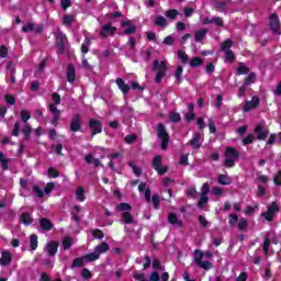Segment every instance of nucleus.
I'll return each mask as SVG.
<instances>
[{"label": "nucleus", "instance_id": "1", "mask_svg": "<svg viewBox=\"0 0 281 281\" xmlns=\"http://www.w3.org/2000/svg\"><path fill=\"white\" fill-rule=\"evenodd\" d=\"M54 37H55L56 53L59 56H63L65 54V50L67 49L66 45L69 40L67 38V35L61 31H57L56 33H54Z\"/></svg>", "mask_w": 281, "mask_h": 281}, {"label": "nucleus", "instance_id": "2", "mask_svg": "<svg viewBox=\"0 0 281 281\" xmlns=\"http://www.w3.org/2000/svg\"><path fill=\"white\" fill-rule=\"evenodd\" d=\"M157 137L161 142V150H168V144H170V134H168V130H166V125L164 123L158 124Z\"/></svg>", "mask_w": 281, "mask_h": 281}, {"label": "nucleus", "instance_id": "3", "mask_svg": "<svg viewBox=\"0 0 281 281\" xmlns=\"http://www.w3.org/2000/svg\"><path fill=\"white\" fill-rule=\"evenodd\" d=\"M153 69L156 71V82L159 85L164 78H166V74L168 71V66L166 65V61H160L158 59L154 60L153 63Z\"/></svg>", "mask_w": 281, "mask_h": 281}, {"label": "nucleus", "instance_id": "4", "mask_svg": "<svg viewBox=\"0 0 281 281\" xmlns=\"http://www.w3.org/2000/svg\"><path fill=\"white\" fill-rule=\"evenodd\" d=\"M254 133L258 142H265L269 137V128L265 127V123H259L255 126Z\"/></svg>", "mask_w": 281, "mask_h": 281}, {"label": "nucleus", "instance_id": "5", "mask_svg": "<svg viewBox=\"0 0 281 281\" xmlns=\"http://www.w3.org/2000/svg\"><path fill=\"white\" fill-rule=\"evenodd\" d=\"M115 32H117V27L111 25V23H105L102 25L99 36L100 38H109V36L115 35Z\"/></svg>", "mask_w": 281, "mask_h": 281}, {"label": "nucleus", "instance_id": "6", "mask_svg": "<svg viewBox=\"0 0 281 281\" xmlns=\"http://www.w3.org/2000/svg\"><path fill=\"white\" fill-rule=\"evenodd\" d=\"M269 25L272 34H279V36H281V31H280L281 24H280V18L278 16V14L276 13L270 14Z\"/></svg>", "mask_w": 281, "mask_h": 281}, {"label": "nucleus", "instance_id": "7", "mask_svg": "<svg viewBox=\"0 0 281 281\" xmlns=\"http://www.w3.org/2000/svg\"><path fill=\"white\" fill-rule=\"evenodd\" d=\"M88 126L91 132V137H95V135H100L102 133V122L95 119H90L88 121Z\"/></svg>", "mask_w": 281, "mask_h": 281}, {"label": "nucleus", "instance_id": "8", "mask_svg": "<svg viewBox=\"0 0 281 281\" xmlns=\"http://www.w3.org/2000/svg\"><path fill=\"white\" fill-rule=\"evenodd\" d=\"M80 131H82V117L80 114H75L70 121V132L80 133Z\"/></svg>", "mask_w": 281, "mask_h": 281}, {"label": "nucleus", "instance_id": "9", "mask_svg": "<svg viewBox=\"0 0 281 281\" xmlns=\"http://www.w3.org/2000/svg\"><path fill=\"white\" fill-rule=\"evenodd\" d=\"M58 247H60V243L52 240L46 244L44 251H46L49 258H54L58 254Z\"/></svg>", "mask_w": 281, "mask_h": 281}, {"label": "nucleus", "instance_id": "10", "mask_svg": "<svg viewBox=\"0 0 281 281\" xmlns=\"http://www.w3.org/2000/svg\"><path fill=\"white\" fill-rule=\"evenodd\" d=\"M151 166L158 175L164 176L168 172V167H161V155L155 156Z\"/></svg>", "mask_w": 281, "mask_h": 281}, {"label": "nucleus", "instance_id": "11", "mask_svg": "<svg viewBox=\"0 0 281 281\" xmlns=\"http://www.w3.org/2000/svg\"><path fill=\"white\" fill-rule=\"evenodd\" d=\"M48 111H50V113L53 114L50 124L53 126H58V121L60 120L61 111L58 110V108L55 104H48Z\"/></svg>", "mask_w": 281, "mask_h": 281}, {"label": "nucleus", "instance_id": "12", "mask_svg": "<svg viewBox=\"0 0 281 281\" xmlns=\"http://www.w3.org/2000/svg\"><path fill=\"white\" fill-rule=\"evenodd\" d=\"M121 27H126L123 31V34H125V36H131V34H135V32H137V26L133 25L131 20L122 21Z\"/></svg>", "mask_w": 281, "mask_h": 281}, {"label": "nucleus", "instance_id": "13", "mask_svg": "<svg viewBox=\"0 0 281 281\" xmlns=\"http://www.w3.org/2000/svg\"><path fill=\"white\" fill-rule=\"evenodd\" d=\"M259 105H260V98L255 95L251 98V101H246V103L244 105V111L246 113H249V111H251L254 109H258Z\"/></svg>", "mask_w": 281, "mask_h": 281}, {"label": "nucleus", "instance_id": "14", "mask_svg": "<svg viewBox=\"0 0 281 281\" xmlns=\"http://www.w3.org/2000/svg\"><path fill=\"white\" fill-rule=\"evenodd\" d=\"M12 262V252L8 250L1 251L0 265L1 267H8Z\"/></svg>", "mask_w": 281, "mask_h": 281}, {"label": "nucleus", "instance_id": "15", "mask_svg": "<svg viewBox=\"0 0 281 281\" xmlns=\"http://www.w3.org/2000/svg\"><path fill=\"white\" fill-rule=\"evenodd\" d=\"M224 157H226V159L238 160L240 158V153H238L234 147H227L224 153Z\"/></svg>", "mask_w": 281, "mask_h": 281}, {"label": "nucleus", "instance_id": "16", "mask_svg": "<svg viewBox=\"0 0 281 281\" xmlns=\"http://www.w3.org/2000/svg\"><path fill=\"white\" fill-rule=\"evenodd\" d=\"M40 227L44 232H52L54 229V224L49 218L43 217L40 220Z\"/></svg>", "mask_w": 281, "mask_h": 281}, {"label": "nucleus", "instance_id": "17", "mask_svg": "<svg viewBox=\"0 0 281 281\" xmlns=\"http://www.w3.org/2000/svg\"><path fill=\"white\" fill-rule=\"evenodd\" d=\"M66 78L70 85H74V82H76V67H74L72 64H69L67 66Z\"/></svg>", "mask_w": 281, "mask_h": 281}, {"label": "nucleus", "instance_id": "18", "mask_svg": "<svg viewBox=\"0 0 281 281\" xmlns=\"http://www.w3.org/2000/svg\"><path fill=\"white\" fill-rule=\"evenodd\" d=\"M168 223H170V225H177L179 228L183 227V221H179L177 213H169Z\"/></svg>", "mask_w": 281, "mask_h": 281}, {"label": "nucleus", "instance_id": "19", "mask_svg": "<svg viewBox=\"0 0 281 281\" xmlns=\"http://www.w3.org/2000/svg\"><path fill=\"white\" fill-rule=\"evenodd\" d=\"M121 221L125 225H133V223H135V217L133 216V214H131V212H123L121 214Z\"/></svg>", "mask_w": 281, "mask_h": 281}, {"label": "nucleus", "instance_id": "20", "mask_svg": "<svg viewBox=\"0 0 281 281\" xmlns=\"http://www.w3.org/2000/svg\"><path fill=\"white\" fill-rule=\"evenodd\" d=\"M116 85L124 95L131 91V86L126 85L122 78H116Z\"/></svg>", "mask_w": 281, "mask_h": 281}, {"label": "nucleus", "instance_id": "21", "mask_svg": "<svg viewBox=\"0 0 281 281\" xmlns=\"http://www.w3.org/2000/svg\"><path fill=\"white\" fill-rule=\"evenodd\" d=\"M217 183H220V186H232V178L222 173L217 177Z\"/></svg>", "mask_w": 281, "mask_h": 281}, {"label": "nucleus", "instance_id": "22", "mask_svg": "<svg viewBox=\"0 0 281 281\" xmlns=\"http://www.w3.org/2000/svg\"><path fill=\"white\" fill-rule=\"evenodd\" d=\"M22 135L26 140H30L32 137V125H30V123H26L22 126Z\"/></svg>", "mask_w": 281, "mask_h": 281}, {"label": "nucleus", "instance_id": "23", "mask_svg": "<svg viewBox=\"0 0 281 281\" xmlns=\"http://www.w3.org/2000/svg\"><path fill=\"white\" fill-rule=\"evenodd\" d=\"M201 134H195L192 139L189 140L190 146L194 148L195 150L201 148Z\"/></svg>", "mask_w": 281, "mask_h": 281}, {"label": "nucleus", "instance_id": "24", "mask_svg": "<svg viewBox=\"0 0 281 281\" xmlns=\"http://www.w3.org/2000/svg\"><path fill=\"white\" fill-rule=\"evenodd\" d=\"M205 36H207V30L206 29L198 30L195 32V35H194L195 43H201V41H203V38H205Z\"/></svg>", "mask_w": 281, "mask_h": 281}, {"label": "nucleus", "instance_id": "25", "mask_svg": "<svg viewBox=\"0 0 281 281\" xmlns=\"http://www.w3.org/2000/svg\"><path fill=\"white\" fill-rule=\"evenodd\" d=\"M203 64L204 61L201 57H193L189 61L190 67H192L193 69H196L198 67H203Z\"/></svg>", "mask_w": 281, "mask_h": 281}, {"label": "nucleus", "instance_id": "26", "mask_svg": "<svg viewBox=\"0 0 281 281\" xmlns=\"http://www.w3.org/2000/svg\"><path fill=\"white\" fill-rule=\"evenodd\" d=\"M30 248L32 251H36V249H38V235L32 234L30 236Z\"/></svg>", "mask_w": 281, "mask_h": 281}, {"label": "nucleus", "instance_id": "27", "mask_svg": "<svg viewBox=\"0 0 281 281\" xmlns=\"http://www.w3.org/2000/svg\"><path fill=\"white\" fill-rule=\"evenodd\" d=\"M71 245H74V238L67 236L61 240V247L64 249V251H67L69 249H71Z\"/></svg>", "mask_w": 281, "mask_h": 281}, {"label": "nucleus", "instance_id": "28", "mask_svg": "<svg viewBox=\"0 0 281 281\" xmlns=\"http://www.w3.org/2000/svg\"><path fill=\"white\" fill-rule=\"evenodd\" d=\"M21 223H23V225H32L34 220L30 216L29 212H24L21 214Z\"/></svg>", "mask_w": 281, "mask_h": 281}, {"label": "nucleus", "instance_id": "29", "mask_svg": "<svg viewBox=\"0 0 281 281\" xmlns=\"http://www.w3.org/2000/svg\"><path fill=\"white\" fill-rule=\"evenodd\" d=\"M83 260H86V262H95V260H100V255L94 250L93 252L85 255Z\"/></svg>", "mask_w": 281, "mask_h": 281}, {"label": "nucleus", "instance_id": "30", "mask_svg": "<svg viewBox=\"0 0 281 281\" xmlns=\"http://www.w3.org/2000/svg\"><path fill=\"white\" fill-rule=\"evenodd\" d=\"M94 251L100 256L101 254H106L109 251V245L106 243H101L94 247Z\"/></svg>", "mask_w": 281, "mask_h": 281}, {"label": "nucleus", "instance_id": "31", "mask_svg": "<svg viewBox=\"0 0 281 281\" xmlns=\"http://www.w3.org/2000/svg\"><path fill=\"white\" fill-rule=\"evenodd\" d=\"M234 46V41L232 38L225 40L222 45H221V50L222 52H229L232 47Z\"/></svg>", "mask_w": 281, "mask_h": 281}, {"label": "nucleus", "instance_id": "32", "mask_svg": "<svg viewBox=\"0 0 281 281\" xmlns=\"http://www.w3.org/2000/svg\"><path fill=\"white\" fill-rule=\"evenodd\" d=\"M0 164L2 170H8V166L10 165V159L5 158V154L3 151H0Z\"/></svg>", "mask_w": 281, "mask_h": 281}, {"label": "nucleus", "instance_id": "33", "mask_svg": "<svg viewBox=\"0 0 281 281\" xmlns=\"http://www.w3.org/2000/svg\"><path fill=\"white\" fill-rule=\"evenodd\" d=\"M154 25L158 27H166V25H168V20H166L164 15H158L154 22Z\"/></svg>", "mask_w": 281, "mask_h": 281}, {"label": "nucleus", "instance_id": "34", "mask_svg": "<svg viewBox=\"0 0 281 281\" xmlns=\"http://www.w3.org/2000/svg\"><path fill=\"white\" fill-rule=\"evenodd\" d=\"M237 227L239 232H245V229L249 227V221L245 217H241L237 223Z\"/></svg>", "mask_w": 281, "mask_h": 281}, {"label": "nucleus", "instance_id": "35", "mask_svg": "<svg viewBox=\"0 0 281 281\" xmlns=\"http://www.w3.org/2000/svg\"><path fill=\"white\" fill-rule=\"evenodd\" d=\"M85 267V257H77L72 260L71 269Z\"/></svg>", "mask_w": 281, "mask_h": 281}, {"label": "nucleus", "instance_id": "36", "mask_svg": "<svg viewBox=\"0 0 281 281\" xmlns=\"http://www.w3.org/2000/svg\"><path fill=\"white\" fill-rule=\"evenodd\" d=\"M205 256V252L203 250L196 249L194 250V262L195 265H199L203 261V257Z\"/></svg>", "mask_w": 281, "mask_h": 281}, {"label": "nucleus", "instance_id": "37", "mask_svg": "<svg viewBox=\"0 0 281 281\" xmlns=\"http://www.w3.org/2000/svg\"><path fill=\"white\" fill-rule=\"evenodd\" d=\"M116 210L119 212H131L133 210V206L126 202H123L116 206Z\"/></svg>", "mask_w": 281, "mask_h": 281}, {"label": "nucleus", "instance_id": "38", "mask_svg": "<svg viewBox=\"0 0 281 281\" xmlns=\"http://www.w3.org/2000/svg\"><path fill=\"white\" fill-rule=\"evenodd\" d=\"M247 74H249V67L243 64L239 67H237L236 76H247Z\"/></svg>", "mask_w": 281, "mask_h": 281}, {"label": "nucleus", "instance_id": "39", "mask_svg": "<svg viewBox=\"0 0 281 281\" xmlns=\"http://www.w3.org/2000/svg\"><path fill=\"white\" fill-rule=\"evenodd\" d=\"M151 202L154 205V210H159V207H161V198L158 194H154L151 196Z\"/></svg>", "mask_w": 281, "mask_h": 281}, {"label": "nucleus", "instance_id": "40", "mask_svg": "<svg viewBox=\"0 0 281 281\" xmlns=\"http://www.w3.org/2000/svg\"><path fill=\"white\" fill-rule=\"evenodd\" d=\"M178 58L181 60L182 65H188V61L190 60V56L183 50H178Z\"/></svg>", "mask_w": 281, "mask_h": 281}, {"label": "nucleus", "instance_id": "41", "mask_svg": "<svg viewBox=\"0 0 281 281\" xmlns=\"http://www.w3.org/2000/svg\"><path fill=\"white\" fill-rule=\"evenodd\" d=\"M256 82V72H250L244 80V85L249 87V85H254Z\"/></svg>", "mask_w": 281, "mask_h": 281}, {"label": "nucleus", "instance_id": "42", "mask_svg": "<svg viewBox=\"0 0 281 281\" xmlns=\"http://www.w3.org/2000/svg\"><path fill=\"white\" fill-rule=\"evenodd\" d=\"M225 63H234L236 60V55L234 50H225Z\"/></svg>", "mask_w": 281, "mask_h": 281}, {"label": "nucleus", "instance_id": "43", "mask_svg": "<svg viewBox=\"0 0 281 281\" xmlns=\"http://www.w3.org/2000/svg\"><path fill=\"white\" fill-rule=\"evenodd\" d=\"M90 45H91V40L89 37H86L82 45H81L82 54H89Z\"/></svg>", "mask_w": 281, "mask_h": 281}, {"label": "nucleus", "instance_id": "44", "mask_svg": "<svg viewBox=\"0 0 281 281\" xmlns=\"http://www.w3.org/2000/svg\"><path fill=\"white\" fill-rule=\"evenodd\" d=\"M207 203H210V198L207 195H202L198 201L199 210H203V206L207 205Z\"/></svg>", "mask_w": 281, "mask_h": 281}, {"label": "nucleus", "instance_id": "45", "mask_svg": "<svg viewBox=\"0 0 281 281\" xmlns=\"http://www.w3.org/2000/svg\"><path fill=\"white\" fill-rule=\"evenodd\" d=\"M165 16H167V19H171V21H175V19L179 16V11L176 9L168 10L166 11Z\"/></svg>", "mask_w": 281, "mask_h": 281}, {"label": "nucleus", "instance_id": "46", "mask_svg": "<svg viewBox=\"0 0 281 281\" xmlns=\"http://www.w3.org/2000/svg\"><path fill=\"white\" fill-rule=\"evenodd\" d=\"M267 211L270 212V214H273L276 216V214H278V212H280V205H278L276 202H272L268 206Z\"/></svg>", "mask_w": 281, "mask_h": 281}, {"label": "nucleus", "instance_id": "47", "mask_svg": "<svg viewBox=\"0 0 281 281\" xmlns=\"http://www.w3.org/2000/svg\"><path fill=\"white\" fill-rule=\"evenodd\" d=\"M256 142V136L254 134H248L245 138H243V145L249 146V144H254Z\"/></svg>", "mask_w": 281, "mask_h": 281}, {"label": "nucleus", "instance_id": "48", "mask_svg": "<svg viewBox=\"0 0 281 281\" xmlns=\"http://www.w3.org/2000/svg\"><path fill=\"white\" fill-rule=\"evenodd\" d=\"M76 196H77V200H79L81 203L82 201H85V188L82 187H78L77 190H76Z\"/></svg>", "mask_w": 281, "mask_h": 281}, {"label": "nucleus", "instance_id": "49", "mask_svg": "<svg viewBox=\"0 0 281 281\" xmlns=\"http://www.w3.org/2000/svg\"><path fill=\"white\" fill-rule=\"evenodd\" d=\"M20 116L22 122H24V124H27V121L30 120V117H32V114L27 110H22Z\"/></svg>", "mask_w": 281, "mask_h": 281}, {"label": "nucleus", "instance_id": "50", "mask_svg": "<svg viewBox=\"0 0 281 281\" xmlns=\"http://www.w3.org/2000/svg\"><path fill=\"white\" fill-rule=\"evenodd\" d=\"M11 135H13V137H19V135H21V123L19 122L14 123Z\"/></svg>", "mask_w": 281, "mask_h": 281}, {"label": "nucleus", "instance_id": "51", "mask_svg": "<svg viewBox=\"0 0 281 281\" xmlns=\"http://www.w3.org/2000/svg\"><path fill=\"white\" fill-rule=\"evenodd\" d=\"M128 166H130V168H132V170H133V172H134V175H135L136 177H142V168L136 167V166H135V162L130 161V162H128Z\"/></svg>", "mask_w": 281, "mask_h": 281}, {"label": "nucleus", "instance_id": "52", "mask_svg": "<svg viewBox=\"0 0 281 281\" xmlns=\"http://www.w3.org/2000/svg\"><path fill=\"white\" fill-rule=\"evenodd\" d=\"M93 238H97L98 240H102L104 238V232L100 228H95L92 231Z\"/></svg>", "mask_w": 281, "mask_h": 281}, {"label": "nucleus", "instance_id": "53", "mask_svg": "<svg viewBox=\"0 0 281 281\" xmlns=\"http://www.w3.org/2000/svg\"><path fill=\"white\" fill-rule=\"evenodd\" d=\"M153 269L156 271H164V267L161 266V260L158 258H155L151 263Z\"/></svg>", "mask_w": 281, "mask_h": 281}, {"label": "nucleus", "instance_id": "54", "mask_svg": "<svg viewBox=\"0 0 281 281\" xmlns=\"http://www.w3.org/2000/svg\"><path fill=\"white\" fill-rule=\"evenodd\" d=\"M4 100L7 104H10L11 106H14V104H16V97H14L13 94H5Z\"/></svg>", "mask_w": 281, "mask_h": 281}, {"label": "nucleus", "instance_id": "55", "mask_svg": "<svg viewBox=\"0 0 281 281\" xmlns=\"http://www.w3.org/2000/svg\"><path fill=\"white\" fill-rule=\"evenodd\" d=\"M54 188H56V183L54 182H48L45 188H44V193H46L47 195H50L52 192L54 191Z\"/></svg>", "mask_w": 281, "mask_h": 281}, {"label": "nucleus", "instance_id": "56", "mask_svg": "<svg viewBox=\"0 0 281 281\" xmlns=\"http://www.w3.org/2000/svg\"><path fill=\"white\" fill-rule=\"evenodd\" d=\"M48 177H50L52 179H58V177H60V172H58V170H56L54 167H49Z\"/></svg>", "mask_w": 281, "mask_h": 281}, {"label": "nucleus", "instance_id": "57", "mask_svg": "<svg viewBox=\"0 0 281 281\" xmlns=\"http://www.w3.org/2000/svg\"><path fill=\"white\" fill-rule=\"evenodd\" d=\"M198 267H200V269H204V271H210V269H212V262L201 261V263H198Z\"/></svg>", "mask_w": 281, "mask_h": 281}, {"label": "nucleus", "instance_id": "58", "mask_svg": "<svg viewBox=\"0 0 281 281\" xmlns=\"http://www.w3.org/2000/svg\"><path fill=\"white\" fill-rule=\"evenodd\" d=\"M135 142H137L136 134H128L125 136V144H135Z\"/></svg>", "mask_w": 281, "mask_h": 281}, {"label": "nucleus", "instance_id": "59", "mask_svg": "<svg viewBox=\"0 0 281 281\" xmlns=\"http://www.w3.org/2000/svg\"><path fill=\"white\" fill-rule=\"evenodd\" d=\"M170 122H173V124H177L179 122H181V114H179L178 112H173L170 114Z\"/></svg>", "mask_w": 281, "mask_h": 281}, {"label": "nucleus", "instance_id": "60", "mask_svg": "<svg viewBox=\"0 0 281 281\" xmlns=\"http://www.w3.org/2000/svg\"><path fill=\"white\" fill-rule=\"evenodd\" d=\"M75 19L76 18L74 15H65L64 16V25H68V26L74 25Z\"/></svg>", "mask_w": 281, "mask_h": 281}, {"label": "nucleus", "instance_id": "61", "mask_svg": "<svg viewBox=\"0 0 281 281\" xmlns=\"http://www.w3.org/2000/svg\"><path fill=\"white\" fill-rule=\"evenodd\" d=\"M164 45H168L169 47H172L175 45V37L172 35H168L162 41Z\"/></svg>", "mask_w": 281, "mask_h": 281}, {"label": "nucleus", "instance_id": "62", "mask_svg": "<svg viewBox=\"0 0 281 281\" xmlns=\"http://www.w3.org/2000/svg\"><path fill=\"white\" fill-rule=\"evenodd\" d=\"M52 100H53V103H50V104L58 106V104H60V94H58L57 92L53 93Z\"/></svg>", "mask_w": 281, "mask_h": 281}, {"label": "nucleus", "instance_id": "63", "mask_svg": "<svg viewBox=\"0 0 281 281\" xmlns=\"http://www.w3.org/2000/svg\"><path fill=\"white\" fill-rule=\"evenodd\" d=\"M160 280H161V277H159L158 271H154L150 273L149 281H160Z\"/></svg>", "mask_w": 281, "mask_h": 281}, {"label": "nucleus", "instance_id": "64", "mask_svg": "<svg viewBox=\"0 0 281 281\" xmlns=\"http://www.w3.org/2000/svg\"><path fill=\"white\" fill-rule=\"evenodd\" d=\"M273 182L276 186H281V170L274 176Z\"/></svg>", "mask_w": 281, "mask_h": 281}]
</instances>
